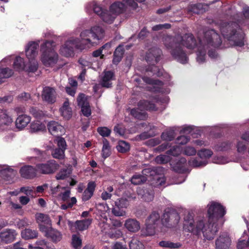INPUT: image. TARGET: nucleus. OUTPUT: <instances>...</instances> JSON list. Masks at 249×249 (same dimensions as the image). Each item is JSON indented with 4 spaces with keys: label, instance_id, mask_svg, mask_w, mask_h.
Returning a JSON list of instances; mask_svg holds the SVG:
<instances>
[{
    "label": "nucleus",
    "instance_id": "nucleus-1",
    "mask_svg": "<svg viewBox=\"0 0 249 249\" xmlns=\"http://www.w3.org/2000/svg\"><path fill=\"white\" fill-rule=\"evenodd\" d=\"M212 220L209 219L207 221L203 218L194 220L193 214L188 213L184 217L183 229L197 236L202 234L205 239L211 240L214 238L218 231L216 224Z\"/></svg>",
    "mask_w": 249,
    "mask_h": 249
},
{
    "label": "nucleus",
    "instance_id": "nucleus-2",
    "mask_svg": "<svg viewBox=\"0 0 249 249\" xmlns=\"http://www.w3.org/2000/svg\"><path fill=\"white\" fill-rule=\"evenodd\" d=\"M164 43L167 48H175L172 50V55L179 62L185 64L187 62V57L184 52L181 49L182 45L188 49H193L196 46V40L192 34H186L181 37L180 43L174 42V39L170 36H166L164 39Z\"/></svg>",
    "mask_w": 249,
    "mask_h": 249
},
{
    "label": "nucleus",
    "instance_id": "nucleus-3",
    "mask_svg": "<svg viewBox=\"0 0 249 249\" xmlns=\"http://www.w3.org/2000/svg\"><path fill=\"white\" fill-rule=\"evenodd\" d=\"M199 40V44L197 45L196 60L199 63H202L205 61L206 50L211 47L218 48L222 41L219 35L213 30L206 31Z\"/></svg>",
    "mask_w": 249,
    "mask_h": 249
},
{
    "label": "nucleus",
    "instance_id": "nucleus-4",
    "mask_svg": "<svg viewBox=\"0 0 249 249\" xmlns=\"http://www.w3.org/2000/svg\"><path fill=\"white\" fill-rule=\"evenodd\" d=\"M104 30L99 26L92 27L90 30H86L80 34V40L78 39L79 44L83 46L84 49L87 47L97 44L100 40L104 37Z\"/></svg>",
    "mask_w": 249,
    "mask_h": 249
},
{
    "label": "nucleus",
    "instance_id": "nucleus-5",
    "mask_svg": "<svg viewBox=\"0 0 249 249\" xmlns=\"http://www.w3.org/2000/svg\"><path fill=\"white\" fill-rule=\"evenodd\" d=\"M55 45L53 41H46L41 46V60L46 66H53L56 63L58 56L54 51Z\"/></svg>",
    "mask_w": 249,
    "mask_h": 249
},
{
    "label": "nucleus",
    "instance_id": "nucleus-6",
    "mask_svg": "<svg viewBox=\"0 0 249 249\" xmlns=\"http://www.w3.org/2000/svg\"><path fill=\"white\" fill-rule=\"evenodd\" d=\"M157 169H145L142 171L143 175H135L131 178V181L134 185H139L146 181V180L153 179L156 182V185H162L165 182L163 178L157 174Z\"/></svg>",
    "mask_w": 249,
    "mask_h": 249
},
{
    "label": "nucleus",
    "instance_id": "nucleus-7",
    "mask_svg": "<svg viewBox=\"0 0 249 249\" xmlns=\"http://www.w3.org/2000/svg\"><path fill=\"white\" fill-rule=\"evenodd\" d=\"M38 46V42H32L26 48V55L29 59V63L26 65L25 71L28 72H34L37 70L38 63L35 58L37 55Z\"/></svg>",
    "mask_w": 249,
    "mask_h": 249
},
{
    "label": "nucleus",
    "instance_id": "nucleus-8",
    "mask_svg": "<svg viewBox=\"0 0 249 249\" xmlns=\"http://www.w3.org/2000/svg\"><path fill=\"white\" fill-rule=\"evenodd\" d=\"M233 25L236 26L235 24H233ZM233 27L232 24L231 25L228 24L225 27H221V33L229 41L233 42V45L242 47L244 45V36L239 31L236 33L233 31H231V28Z\"/></svg>",
    "mask_w": 249,
    "mask_h": 249
},
{
    "label": "nucleus",
    "instance_id": "nucleus-9",
    "mask_svg": "<svg viewBox=\"0 0 249 249\" xmlns=\"http://www.w3.org/2000/svg\"><path fill=\"white\" fill-rule=\"evenodd\" d=\"M78 41V38L73 37L68 39L61 47L60 53L64 56L70 57L73 55L74 48L80 50H83V46L81 44H79Z\"/></svg>",
    "mask_w": 249,
    "mask_h": 249
},
{
    "label": "nucleus",
    "instance_id": "nucleus-10",
    "mask_svg": "<svg viewBox=\"0 0 249 249\" xmlns=\"http://www.w3.org/2000/svg\"><path fill=\"white\" fill-rule=\"evenodd\" d=\"M97 209L100 216L99 226L102 231L106 233L110 228V224L107 223L110 208L107 204H99Z\"/></svg>",
    "mask_w": 249,
    "mask_h": 249
},
{
    "label": "nucleus",
    "instance_id": "nucleus-11",
    "mask_svg": "<svg viewBox=\"0 0 249 249\" xmlns=\"http://www.w3.org/2000/svg\"><path fill=\"white\" fill-rule=\"evenodd\" d=\"M138 106V108L131 109L130 113L135 118L139 119H144L146 118L145 112L142 109L149 111L156 110V107L154 104L146 101H140Z\"/></svg>",
    "mask_w": 249,
    "mask_h": 249
},
{
    "label": "nucleus",
    "instance_id": "nucleus-12",
    "mask_svg": "<svg viewBox=\"0 0 249 249\" xmlns=\"http://www.w3.org/2000/svg\"><path fill=\"white\" fill-rule=\"evenodd\" d=\"M59 168V165L54 160H50L45 163L36 164V170L37 173L50 175L54 173Z\"/></svg>",
    "mask_w": 249,
    "mask_h": 249
},
{
    "label": "nucleus",
    "instance_id": "nucleus-13",
    "mask_svg": "<svg viewBox=\"0 0 249 249\" xmlns=\"http://www.w3.org/2000/svg\"><path fill=\"white\" fill-rule=\"evenodd\" d=\"M160 222L159 213L156 212H153L146 220V231L148 235H152L155 234Z\"/></svg>",
    "mask_w": 249,
    "mask_h": 249
},
{
    "label": "nucleus",
    "instance_id": "nucleus-14",
    "mask_svg": "<svg viewBox=\"0 0 249 249\" xmlns=\"http://www.w3.org/2000/svg\"><path fill=\"white\" fill-rule=\"evenodd\" d=\"M208 215L210 219L222 217L226 213L223 206L217 202H211L208 204Z\"/></svg>",
    "mask_w": 249,
    "mask_h": 249
},
{
    "label": "nucleus",
    "instance_id": "nucleus-15",
    "mask_svg": "<svg viewBox=\"0 0 249 249\" xmlns=\"http://www.w3.org/2000/svg\"><path fill=\"white\" fill-rule=\"evenodd\" d=\"M68 224L72 231H84L88 228L92 222V219L88 218L83 220H78L73 223L70 220H67Z\"/></svg>",
    "mask_w": 249,
    "mask_h": 249
},
{
    "label": "nucleus",
    "instance_id": "nucleus-16",
    "mask_svg": "<svg viewBox=\"0 0 249 249\" xmlns=\"http://www.w3.org/2000/svg\"><path fill=\"white\" fill-rule=\"evenodd\" d=\"M17 175L16 170L6 165H0V176L3 179L12 181Z\"/></svg>",
    "mask_w": 249,
    "mask_h": 249
},
{
    "label": "nucleus",
    "instance_id": "nucleus-17",
    "mask_svg": "<svg viewBox=\"0 0 249 249\" xmlns=\"http://www.w3.org/2000/svg\"><path fill=\"white\" fill-rule=\"evenodd\" d=\"M35 218L39 225V230L42 232L47 231V229L51 226V221L48 215L37 213L35 215Z\"/></svg>",
    "mask_w": 249,
    "mask_h": 249
},
{
    "label": "nucleus",
    "instance_id": "nucleus-18",
    "mask_svg": "<svg viewBox=\"0 0 249 249\" xmlns=\"http://www.w3.org/2000/svg\"><path fill=\"white\" fill-rule=\"evenodd\" d=\"M231 239L227 233L220 235L215 240L216 249H228L231 245Z\"/></svg>",
    "mask_w": 249,
    "mask_h": 249
},
{
    "label": "nucleus",
    "instance_id": "nucleus-19",
    "mask_svg": "<svg viewBox=\"0 0 249 249\" xmlns=\"http://www.w3.org/2000/svg\"><path fill=\"white\" fill-rule=\"evenodd\" d=\"M17 235L15 230L6 229L0 232V240L6 244L10 243L15 240Z\"/></svg>",
    "mask_w": 249,
    "mask_h": 249
},
{
    "label": "nucleus",
    "instance_id": "nucleus-20",
    "mask_svg": "<svg viewBox=\"0 0 249 249\" xmlns=\"http://www.w3.org/2000/svg\"><path fill=\"white\" fill-rule=\"evenodd\" d=\"M78 105L81 107V111L83 115L88 117L91 115V109L87 99L84 94H80L77 99Z\"/></svg>",
    "mask_w": 249,
    "mask_h": 249
},
{
    "label": "nucleus",
    "instance_id": "nucleus-21",
    "mask_svg": "<svg viewBox=\"0 0 249 249\" xmlns=\"http://www.w3.org/2000/svg\"><path fill=\"white\" fill-rule=\"evenodd\" d=\"M209 9V5L201 3L190 4L187 8L189 14H194L197 15L203 14Z\"/></svg>",
    "mask_w": 249,
    "mask_h": 249
},
{
    "label": "nucleus",
    "instance_id": "nucleus-22",
    "mask_svg": "<svg viewBox=\"0 0 249 249\" xmlns=\"http://www.w3.org/2000/svg\"><path fill=\"white\" fill-rule=\"evenodd\" d=\"M124 227L128 231L135 233L140 230L141 224L136 219L129 218L125 220Z\"/></svg>",
    "mask_w": 249,
    "mask_h": 249
},
{
    "label": "nucleus",
    "instance_id": "nucleus-23",
    "mask_svg": "<svg viewBox=\"0 0 249 249\" xmlns=\"http://www.w3.org/2000/svg\"><path fill=\"white\" fill-rule=\"evenodd\" d=\"M42 98L43 100L49 103H53L56 99V92L54 89L46 87L43 89L42 93Z\"/></svg>",
    "mask_w": 249,
    "mask_h": 249
},
{
    "label": "nucleus",
    "instance_id": "nucleus-24",
    "mask_svg": "<svg viewBox=\"0 0 249 249\" xmlns=\"http://www.w3.org/2000/svg\"><path fill=\"white\" fill-rule=\"evenodd\" d=\"M21 176L25 178H32L36 177L37 173L36 167L30 165H26L20 169L19 171Z\"/></svg>",
    "mask_w": 249,
    "mask_h": 249
},
{
    "label": "nucleus",
    "instance_id": "nucleus-25",
    "mask_svg": "<svg viewBox=\"0 0 249 249\" xmlns=\"http://www.w3.org/2000/svg\"><path fill=\"white\" fill-rule=\"evenodd\" d=\"M47 126L50 133L54 136L60 135L64 131L63 126L55 121L49 122Z\"/></svg>",
    "mask_w": 249,
    "mask_h": 249
},
{
    "label": "nucleus",
    "instance_id": "nucleus-26",
    "mask_svg": "<svg viewBox=\"0 0 249 249\" xmlns=\"http://www.w3.org/2000/svg\"><path fill=\"white\" fill-rule=\"evenodd\" d=\"M88 6L92 9L97 16H110L107 9L103 8L94 1L89 3Z\"/></svg>",
    "mask_w": 249,
    "mask_h": 249
},
{
    "label": "nucleus",
    "instance_id": "nucleus-27",
    "mask_svg": "<svg viewBox=\"0 0 249 249\" xmlns=\"http://www.w3.org/2000/svg\"><path fill=\"white\" fill-rule=\"evenodd\" d=\"M114 79V73L111 71H106L104 72V75L102 78L101 84L103 87L109 88L112 84L111 81Z\"/></svg>",
    "mask_w": 249,
    "mask_h": 249
},
{
    "label": "nucleus",
    "instance_id": "nucleus-28",
    "mask_svg": "<svg viewBox=\"0 0 249 249\" xmlns=\"http://www.w3.org/2000/svg\"><path fill=\"white\" fill-rule=\"evenodd\" d=\"M43 232L46 237L51 238L53 242H58L62 238L61 233L58 231L52 229L51 226L47 229V231Z\"/></svg>",
    "mask_w": 249,
    "mask_h": 249
},
{
    "label": "nucleus",
    "instance_id": "nucleus-29",
    "mask_svg": "<svg viewBox=\"0 0 249 249\" xmlns=\"http://www.w3.org/2000/svg\"><path fill=\"white\" fill-rule=\"evenodd\" d=\"M96 187L95 183L94 181H90L88 184L87 189L84 191L82 195V200L87 201L93 196Z\"/></svg>",
    "mask_w": 249,
    "mask_h": 249
},
{
    "label": "nucleus",
    "instance_id": "nucleus-30",
    "mask_svg": "<svg viewBox=\"0 0 249 249\" xmlns=\"http://www.w3.org/2000/svg\"><path fill=\"white\" fill-rule=\"evenodd\" d=\"M161 54V51L158 48H154L149 51L146 56V59L147 62L154 61L157 62L159 60V57Z\"/></svg>",
    "mask_w": 249,
    "mask_h": 249
},
{
    "label": "nucleus",
    "instance_id": "nucleus-31",
    "mask_svg": "<svg viewBox=\"0 0 249 249\" xmlns=\"http://www.w3.org/2000/svg\"><path fill=\"white\" fill-rule=\"evenodd\" d=\"M125 9L124 3L119 1H116L109 7V11L112 14H120L123 13Z\"/></svg>",
    "mask_w": 249,
    "mask_h": 249
},
{
    "label": "nucleus",
    "instance_id": "nucleus-32",
    "mask_svg": "<svg viewBox=\"0 0 249 249\" xmlns=\"http://www.w3.org/2000/svg\"><path fill=\"white\" fill-rule=\"evenodd\" d=\"M31 121L30 117L26 115L19 116L16 120V124L19 129L24 128Z\"/></svg>",
    "mask_w": 249,
    "mask_h": 249
},
{
    "label": "nucleus",
    "instance_id": "nucleus-33",
    "mask_svg": "<svg viewBox=\"0 0 249 249\" xmlns=\"http://www.w3.org/2000/svg\"><path fill=\"white\" fill-rule=\"evenodd\" d=\"M72 173L71 167L70 166L61 169L55 175L57 180H64L70 177Z\"/></svg>",
    "mask_w": 249,
    "mask_h": 249
},
{
    "label": "nucleus",
    "instance_id": "nucleus-34",
    "mask_svg": "<svg viewBox=\"0 0 249 249\" xmlns=\"http://www.w3.org/2000/svg\"><path fill=\"white\" fill-rule=\"evenodd\" d=\"M62 115L67 119H70L72 115L71 108L69 106V102L67 99L63 104L62 107L60 109Z\"/></svg>",
    "mask_w": 249,
    "mask_h": 249
},
{
    "label": "nucleus",
    "instance_id": "nucleus-35",
    "mask_svg": "<svg viewBox=\"0 0 249 249\" xmlns=\"http://www.w3.org/2000/svg\"><path fill=\"white\" fill-rule=\"evenodd\" d=\"M138 194L143 200L146 202L151 201L154 198V194L152 191L149 192L142 189L140 188L138 190Z\"/></svg>",
    "mask_w": 249,
    "mask_h": 249
},
{
    "label": "nucleus",
    "instance_id": "nucleus-36",
    "mask_svg": "<svg viewBox=\"0 0 249 249\" xmlns=\"http://www.w3.org/2000/svg\"><path fill=\"white\" fill-rule=\"evenodd\" d=\"M13 67L15 70L18 71H25L26 65L23 59L20 56L16 57L14 61Z\"/></svg>",
    "mask_w": 249,
    "mask_h": 249
},
{
    "label": "nucleus",
    "instance_id": "nucleus-37",
    "mask_svg": "<svg viewBox=\"0 0 249 249\" xmlns=\"http://www.w3.org/2000/svg\"><path fill=\"white\" fill-rule=\"evenodd\" d=\"M37 232L34 230L26 229L21 232V236L25 239H30L37 237Z\"/></svg>",
    "mask_w": 249,
    "mask_h": 249
},
{
    "label": "nucleus",
    "instance_id": "nucleus-38",
    "mask_svg": "<svg viewBox=\"0 0 249 249\" xmlns=\"http://www.w3.org/2000/svg\"><path fill=\"white\" fill-rule=\"evenodd\" d=\"M124 51L123 46L120 45L115 50L114 53V58L113 59V63L117 64L122 59Z\"/></svg>",
    "mask_w": 249,
    "mask_h": 249
},
{
    "label": "nucleus",
    "instance_id": "nucleus-39",
    "mask_svg": "<svg viewBox=\"0 0 249 249\" xmlns=\"http://www.w3.org/2000/svg\"><path fill=\"white\" fill-rule=\"evenodd\" d=\"M45 129V125L38 121H35L31 124V131L33 132L42 131Z\"/></svg>",
    "mask_w": 249,
    "mask_h": 249
},
{
    "label": "nucleus",
    "instance_id": "nucleus-40",
    "mask_svg": "<svg viewBox=\"0 0 249 249\" xmlns=\"http://www.w3.org/2000/svg\"><path fill=\"white\" fill-rule=\"evenodd\" d=\"M103 145L102 150V155L103 158L106 159L109 157L111 153L110 146L108 141L104 139L103 140Z\"/></svg>",
    "mask_w": 249,
    "mask_h": 249
},
{
    "label": "nucleus",
    "instance_id": "nucleus-41",
    "mask_svg": "<svg viewBox=\"0 0 249 249\" xmlns=\"http://www.w3.org/2000/svg\"><path fill=\"white\" fill-rule=\"evenodd\" d=\"M13 74V71L7 68H0V84L3 81L2 79L8 78Z\"/></svg>",
    "mask_w": 249,
    "mask_h": 249
},
{
    "label": "nucleus",
    "instance_id": "nucleus-42",
    "mask_svg": "<svg viewBox=\"0 0 249 249\" xmlns=\"http://www.w3.org/2000/svg\"><path fill=\"white\" fill-rule=\"evenodd\" d=\"M130 249H143L142 244L136 237H133L129 243Z\"/></svg>",
    "mask_w": 249,
    "mask_h": 249
},
{
    "label": "nucleus",
    "instance_id": "nucleus-43",
    "mask_svg": "<svg viewBox=\"0 0 249 249\" xmlns=\"http://www.w3.org/2000/svg\"><path fill=\"white\" fill-rule=\"evenodd\" d=\"M117 150L121 153H125L130 149V145L128 142L124 141H120L116 147Z\"/></svg>",
    "mask_w": 249,
    "mask_h": 249
},
{
    "label": "nucleus",
    "instance_id": "nucleus-44",
    "mask_svg": "<svg viewBox=\"0 0 249 249\" xmlns=\"http://www.w3.org/2000/svg\"><path fill=\"white\" fill-rule=\"evenodd\" d=\"M159 245L162 247L169 249H177L181 247V244L179 243H174L167 241H162L159 243Z\"/></svg>",
    "mask_w": 249,
    "mask_h": 249
},
{
    "label": "nucleus",
    "instance_id": "nucleus-45",
    "mask_svg": "<svg viewBox=\"0 0 249 249\" xmlns=\"http://www.w3.org/2000/svg\"><path fill=\"white\" fill-rule=\"evenodd\" d=\"M175 136V131L172 129H170L163 132L161 137L163 140L170 141L174 138Z\"/></svg>",
    "mask_w": 249,
    "mask_h": 249
},
{
    "label": "nucleus",
    "instance_id": "nucleus-46",
    "mask_svg": "<svg viewBox=\"0 0 249 249\" xmlns=\"http://www.w3.org/2000/svg\"><path fill=\"white\" fill-rule=\"evenodd\" d=\"M155 160L158 164H164L170 161L171 158L169 155H160L156 157Z\"/></svg>",
    "mask_w": 249,
    "mask_h": 249
},
{
    "label": "nucleus",
    "instance_id": "nucleus-47",
    "mask_svg": "<svg viewBox=\"0 0 249 249\" xmlns=\"http://www.w3.org/2000/svg\"><path fill=\"white\" fill-rule=\"evenodd\" d=\"M0 122L1 124H7L12 122L11 118L8 115L6 111L0 114Z\"/></svg>",
    "mask_w": 249,
    "mask_h": 249
},
{
    "label": "nucleus",
    "instance_id": "nucleus-48",
    "mask_svg": "<svg viewBox=\"0 0 249 249\" xmlns=\"http://www.w3.org/2000/svg\"><path fill=\"white\" fill-rule=\"evenodd\" d=\"M115 206L118 208H126L128 206V202L126 198H121L115 201Z\"/></svg>",
    "mask_w": 249,
    "mask_h": 249
},
{
    "label": "nucleus",
    "instance_id": "nucleus-49",
    "mask_svg": "<svg viewBox=\"0 0 249 249\" xmlns=\"http://www.w3.org/2000/svg\"><path fill=\"white\" fill-rule=\"evenodd\" d=\"M64 149L56 148L54 149L52 153V155L54 158L61 159L64 157Z\"/></svg>",
    "mask_w": 249,
    "mask_h": 249
},
{
    "label": "nucleus",
    "instance_id": "nucleus-50",
    "mask_svg": "<svg viewBox=\"0 0 249 249\" xmlns=\"http://www.w3.org/2000/svg\"><path fill=\"white\" fill-rule=\"evenodd\" d=\"M72 244L73 247L78 249L81 248L82 240L78 235H73L72 237Z\"/></svg>",
    "mask_w": 249,
    "mask_h": 249
},
{
    "label": "nucleus",
    "instance_id": "nucleus-51",
    "mask_svg": "<svg viewBox=\"0 0 249 249\" xmlns=\"http://www.w3.org/2000/svg\"><path fill=\"white\" fill-rule=\"evenodd\" d=\"M212 155L213 152L208 149H202L198 152V155L201 159L209 158Z\"/></svg>",
    "mask_w": 249,
    "mask_h": 249
},
{
    "label": "nucleus",
    "instance_id": "nucleus-52",
    "mask_svg": "<svg viewBox=\"0 0 249 249\" xmlns=\"http://www.w3.org/2000/svg\"><path fill=\"white\" fill-rule=\"evenodd\" d=\"M77 202V199L75 197H71L69 201L66 202V204H62L61 208L63 210H66L68 208H71Z\"/></svg>",
    "mask_w": 249,
    "mask_h": 249
},
{
    "label": "nucleus",
    "instance_id": "nucleus-53",
    "mask_svg": "<svg viewBox=\"0 0 249 249\" xmlns=\"http://www.w3.org/2000/svg\"><path fill=\"white\" fill-rule=\"evenodd\" d=\"M182 150L178 146L172 147L167 152V154L173 156H177L181 153Z\"/></svg>",
    "mask_w": 249,
    "mask_h": 249
},
{
    "label": "nucleus",
    "instance_id": "nucleus-54",
    "mask_svg": "<svg viewBox=\"0 0 249 249\" xmlns=\"http://www.w3.org/2000/svg\"><path fill=\"white\" fill-rule=\"evenodd\" d=\"M123 208H118L115 206L112 209V213L116 216H124L126 215V212Z\"/></svg>",
    "mask_w": 249,
    "mask_h": 249
},
{
    "label": "nucleus",
    "instance_id": "nucleus-55",
    "mask_svg": "<svg viewBox=\"0 0 249 249\" xmlns=\"http://www.w3.org/2000/svg\"><path fill=\"white\" fill-rule=\"evenodd\" d=\"M79 64L81 65L82 69L89 68L91 66V62L89 61V58L87 57L81 58L79 60Z\"/></svg>",
    "mask_w": 249,
    "mask_h": 249
},
{
    "label": "nucleus",
    "instance_id": "nucleus-56",
    "mask_svg": "<svg viewBox=\"0 0 249 249\" xmlns=\"http://www.w3.org/2000/svg\"><path fill=\"white\" fill-rule=\"evenodd\" d=\"M55 142L57 143L58 148L64 149V150H65L67 144L64 138L62 137H57L55 140Z\"/></svg>",
    "mask_w": 249,
    "mask_h": 249
},
{
    "label": "nucleus",
    "instance_id": "nucleus-57",
    "mask_svg": "<svg viewBox=\"0 0 249 249\" xmlns=\"http://www.w3.org/2000/svg\"><path fill=\"white\" fill-rule=\"evenodd\" d=\"M98 132L103 137H108L111 132V130L107 127H100L97 129Z\"/></svg>",
    "mask_w": 249,
    "mask_h": 249
},
{
    "label": "nucleus",
    "instance_id": "nucleus-58",
    "mask_svg": "<svg viewBox=\"0 0 249 249\" xmlns=\"http://www.w3.org/2000/svg\"><path fill=\"white\" fill-rule=\"evenodd\" d=\"M190 140V139L188 137L182 135L178 137L176 142L177 144L183 145L186 144Z\"/></svg>",
    "mask_w": 249,
    "mask_h": 249
},
{
    "label": "nucleus",
    "instance_id": "nucleus-59",
    "mask_svg": "<svg viewBox=\"0 0 249 249\" xmlns=\"http://www.w3.org/2000/svg\"><path fill=\"white\" fill-rule=\"evenodd\" d=\"M195 128L190 126H184L181 130L182 134H191L192 135H194Z\"/></svg>",
    "mask_w": 249,
    "mask_h": 249
},
{
    "label": "nucleus",
    "instance_id": "nucleus-60",
    "mask_svg": "<svg viewBox=\"0 0 249 249\" xmlns=\"http://www.w3.org/2000/svg\"><path fill=\"white\" fill-rule=\"evenodd\" d=\"M184 153L187 156H192L196 154V150L193 147L188 146L186 147L184 150Z\"/></svg>",
    "mask_w": 249,
    "mask_h": 249
},
{
    "label": "nucleus",
    "instance_id": "nucleus-61",
    "mask_svg": "<svg viewBox=\"0 0 249 249\" xmlns=\"http://www.w3.org/2000/svg\"><path fill=\"white\" fill-rule=\"evenodd\" d=\"M189 164L193 167H199L205 165L206 162L198 161L196 159H193L189 161Z\"/></svg>",
    "mask_w": 249,
    "mask_h": 249
},
{
    "label": "nucleus",
    "instance_id": "nucleus-62",
    "mask_svg": "<svg viewBox=\"0 0 249 249\" xmlns=\"http://www.w3.org/2000/svg\"><path fill=\"white\" fill-rule=\"evenodd\" d=\"M171 27L170 24L168 23H165L162 24H159L155 25L152 27V30L154 31H158L162 29H169Z\"/></svg>",
    "mask_w": 249,
    "mask_h": 249
},
{
    "label": "nucleus",
    "instance_id": "nucleus-63",
    "mask_svg": "<svg viewBox=\"0 0 249 249\" xmlns=\"http://www.w3.org/2000/svg\"><path fill=\"white\" fill-rule=\"evenodd\" d=\"M33 191V188L30 187H22L20 188L19 192L24 193L27 196L31 195Z\"/></svg>",
    "mask_w": 249,
    "mask_h": 249
},
{
    "label": "nucleus",
    "instance_id": "nucleus-64",
    "mask_svg": "<svg viewBox=\"0 0 249 249\" xmlns=\"http://www.w3.org/2000/svg\"><path fill=\"white\" fill-rule=\"evenodd\" d=\"M112 249H127V247L125 245H124L123 243L120 242H116L113 243L112 246Z\"/></svg>",
    "mask_w": 249,
    "mask_h": 249
}]
</instances>
